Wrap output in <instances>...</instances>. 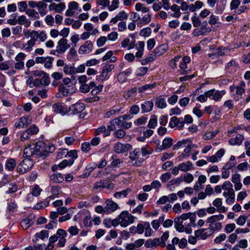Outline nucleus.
<instances>
[{
    "instance_id": "41",
    "label": "nucleus",
    "mask_w": 250,
    "mask_h": 250,
    "mask_svg": "<svg viewBox=\"0 0 250 250\" xmlns=\"http://www.w3.org/2000/svg\"><path fill=\"white\" fill-rule=\"evenodd\" d=\"M175 228L179 232H184L185 230V227L183 225V222L181 219L177 217L174 220Z\"/></svg>"
},
{
    "instance_id": "11",
    "label": "nucleus",
    "mask_w": 250,
    "mask_h": 250,
    "mask_svg": "<svg viewBox=\"0 0 250 250\" xmlns=\"http://www.w3.org/2000/svg\"><path fill=\"white\" fill-rule=\"evenodd\" d=\"M68 8L65 11V15L71 17L74 15L79 8V3L75 1H71L68 3Z\"/></svg>"
},
{
    "instance_id": "24",
    "label": "nucleus",
    "mask_w": 250,
    "mask_h": 250,
    "mask_svg": "<svg viewBox=\"0 0 250 250\" xmlns=\"http://www.w3.org/2000/svg\"><path fill=\"white\" fill-rule=\"evenodd\" d=\"M53 108L54 112L58 114L64 115L67 112V108L60 103L54 104L53 105Z\"/></svg>"
},
{
    "instance_id": "58",
    "label": "nucleus",
    "mask_w": 250,
    "mask_h": 250,
    "mask_svg": "<svg viewBox=\"0 0 250 250\" xmlns=\"http://www.w3.org/2000/svg\"><path fill=\"white\" fill-rule=\"evenodd\" d=\"M125 132L122 129H118L113 133V136L118 139H122L125 136Z\"/></svg>"
},
{
    "instance_id": "13",
    "label": "nucleus",
    "mask_w": 250,
    "mask_h": 250,
    "mask_svg": "<svg viewBox=\"0 0 250 250\" xmlns=\"http://www.w3.org/2000/svg\"><path fill=\"white\" fill-rule=\"evenodd\" d=\"M66 5L64 2H59L58 3L52 2L48 6L49 11H55L56 13H61L65 9Z\"/></svg>"
},
{
    "instance_id": "51",
    "label": "nucleus",
    "mask_w": 250,
    "mask_h": 250,
    "mask_svg": "<svg viewBox=\"0 0 250 250\" xmlns=\"http://www.w3.org/2000/svg\"><path fill=\"white\" fill-rule=\"evenodd\" d=\"M209 91H212L213 94L211 96L213 97V99L215 101H218L221 99L222 96L225 94V92L224 91H217L214 92V89H211Z\"/></svg>"
},
{
    "instance_id": "42",
    "label": "nucleus",
    "mask_w": 250,
    "mask_h": 250,
    "mask_svg": "<svg viewBox=\"0 0 250 250\" xmlns=\"http://www.w3.org/2000/svg\"><path fill=\"white\" fill-rule=\"evenodd\" d=\"M229 88L231 92H235L236 94L239 96L242 95L245 91L244 88L240 86H231Z\"/></svg>"
},
{
    "instance_id": "5",
    "label": "nucleus",
    "mask_w": 250,
    "mask_h": 250,
    "mask_svg": "<svg viewBox=\"0 0 250 250\" xmlns=\"http://www.w3.org/2000/svg\"><path fill=\"white\" fill-rule=\"evenodd\" d=\"M38 145H37L35 146V148H32L30 145L26 147L23 151V155L26 157H29L34 154L35 152V150H36V154L38 155H40V156H42L44 155V153H42V152H44V149H43V147H42L41 150L39 148Z\"/></svg>"
},
{
    "instance_id": "47",
    "label": "nucleus",
    "mask_w": 250,
    "mask_h": 250,
    "mask_svg": "<svg viewBox=\"0 0 250 250\" xmlns=\"http://www.w3.org/2000/svg\"><path fill=\"white\" fill-rule=\"evenodd\" d=\"M151 20V16L147 14L140 19V21L138 22V26H141L142 24L146 25Z\"/></svg>"
},
{
    "instance_id": "8",
    "label": "nucleus",
    "mask_w": 250,
    "mask_h": 250,
    "mask_svg": "<svg viewBox=\"0 0 250 250\" xmlns=\"http://www.w3.org/2000/svg\"><path fill=\"white\" fill-rule=\"evenodd\" d=\"M131 148V145L128 144H122L118 142L114 145L113 150L115 153L120 154L127 152Z\"/></svg>"
},
{
    "instance_id": "52",
    "label": "nucleus",
    "mask_w": 250,
    "mask_h": 250,
    "mask_svg": "<svg viewBox=\"0 0 250 250\" xmlns=\"http://www.w3.org/2000/svg\"><path fill=\"white\" fill-rule=\"evenodd\" d=\"M218 132V130L207 132L204 134L203 138L205 140H210L215 137Z\"/></svg>"
},
{
    "instance_id": "19",
    "label": "nucleus",
    "mask_w": 250,
    "mask_h": 250,
    "mask_svg": "<svg viewBox=\"0 0 250 250\" xmlns=\"http://www.w3.org/2000/svg\"><path fill=\"white\" fill-rule=\"evenodd\" d=\"M231 181L234 184V188L236 190H239L242 188V184L241 183L240 175L235 173L232 176Z\"/></svg>"
},
{
    "instance_id": "54",
    "label": "nucleus",
    "mask_w": 250,
    "mask_h": 250,
    "mask_svg": "<svg viewBox=\"0 0 250 250\" xmlns=\"http://www.w3.org/2000/svg\"><path fill=\"white\" fill-rule=\"evenodd\" d=\"M27 83L29 86L31 88L41 84V80L38 79L33 80V79L30 78L27 81Z\"/></svg>"
},
{
    "instance_id": "40",
    "label": "nucleus",
    "mask_w": 250,
    "mask_h": 250,
    "mask_svg": "<svg viewBox=\"0 0 250 250\" xmlns=\"http://www.w3.org/2000/svg\"><path fill=\"white\" fill-rule=\"evenodd\" d=\"M131 191L130 188H127L121 191L116 192L114 194V198L116 199H120L122 198H125L127 196L128 194Z\"/></svg>"
},
{
    "instance_id": "57",
    "label": "nucleus",
    "mask_w": 250,
    "mask_h": 250,
    "mask_svg": "<svg viewBox=\"0 0 250 250\" xmlns=\"http://www.w3.org/2000/svg\"><path fill=\"white\" fill-rule=\"evenodd\" d=\"M140 153L139 148H135L129 153V158L132 160H136L139 158Z\"/></svg>"
},
{
    "instance_id": "26",
    "label": "nucleus",
    "mask_w": 250,
    "mask_h": 250,
    "mask_svg": "<svg viewBox=\"0 0 250 250\" xmlns=\"http://www.w3.org/2000/svg\"><path fill=\"white\" fill-rule=\"evenodd\" d=\"M244 140V136L240 134H238L236 135V136L235 138H233L229 139V143L230 145L240 146L242 144Z\"/></svg>"
},
{
    "instance_id": "63",
    "label": "nucleus",
    "mask_w": 250,
    "mask_h": 250,
    "mask_svg": "<svg viewBox=\"0 0 250 250\" xmlns=\"http://www.w3.org/2000/svg\"><path fill=\"white\" fill-rule=\"evenodd\" d=\"M155 104L160 108H164L167 106L166 100L164 98L158 99Z\"/></svg>"
},
{
    "instance_id": "21",
    "label": "nucleus",
    "mask_w": 250,
    "mask_h": 250,
    "mask_svg": "<svg viewBox=\"0 0 250 250\" xmlns=\"http://www.w3.org/2000/svg\"><path fill=\"white\" fill-rule=\"evenodd\" d=\"M184 125V122H180L176 117H173L171 118L169 123V126L171 128L177 126L179 129H182Z\"/></svg>"
},
{
    "instance_id": "18",
    "label": "nucleus",
    "mask_w": 250,
    "mask_h": 250,
    "mask_svg": "<svg viewBox=\"0 0 250 250\" xmlns=\"http://www.w3.org/2000/svg\"><path fill=\"white\" fill-rule=\"evenodd\" d=\"M114 68L113 64L106 65L103 67L102 73L97 76L101 81H104L107 78L108 73Z\"/></svg>"
},
{
    "instance_id": "35",
    "label": "nucleus",
    "mask_w": 250,
    "mask_h": 250,
    "mask_svg": "<svg viewBox=\"0 0 250 250\" xmlns=\"http://www.w3.org/2000/svg\"><path fill=\"white\" fill-rule=\"evenodd\" d=\"M16 166V160L13 158H9L7 159L5 162V168L8 170H13L15 168Z\"/></svg>"
},
{
    "instance_id": "10",
    "label": "nucleus",
    "mask_w": 250,
    "mask_h": 250,
    "mask_svg": "<svg viewBox=\"0 0 250 250\" xmlns=\"http://www.w3.org/2000/svg\"><path fill=\"white\" fill-rule=\"evenodd\" d=\"M115 129V127H113L111 124L107 126V128L104 126H101L95 131L94 134L95 135H98L101 134H103L104 137H105L109 136L110 134L111 131Z\"/></svg>"
},
{
    "instance_id": "4",
    "label": "nucleus",
    "mask_w": 250,
    "mask_h": 250,
    "mask_svg": "<svg viewBox=\"0 0 250 250\" xmlns=\"http://www.w3.org/2000/svg\"><path fill=\"white\" fill-rule=\"evenodd\" d=\"M33 163L28 159L22 160L17 167V171L20 174H24L29 171L33 167Z\"/></svg>"
},
{
    "instance_id": "38",
    "label": "nucleus",
    "mask_w": 250,
    "mask_h": 250,
    "mask_svg": "<svg viewBox=\"0 0 250 250\" xmlns=\"http://www.w3.org/2000/svg\"><path fill=\"white\" fill-rule=\"evenodd\" d=\"M135 10L138 12H141L142 13H146L149 12V8L142 3H137L135 6Z\"/></svg>"
},
{
    "instance_id": "16",
    "label": "nucleus",
    "mask_w": 250,
    "mask_h": 250,
    "mask_svg": "<svg viewBox=\"0 0 250 250\" xmlns=\"http://www.w3.org/2000/svg\"><path fill=\"white\" fill-rule=\"evenodd\" d=\"M32 122V120L29 117H22L15 124L16 128H22L26 127Z\"/></svg>"
},
{
    "instance_id": "20",
    "label": "nucleus",
    "mask_w": 250,
    "mask_h": 250,
    "mask_svg": "<svg viewBox=\"0 0 250 250\" xmlns=\"http://www.w3.org/2000/svg\"><path fill=\"white\" fill-rule=\"evenodd\" d=\"M106 207L105 209L107 212H113L119 208V206L117 204L112 200L108 199L105 201Z\"/></svg>"
},
{
    "instance_id": "28",
    "label": "nucleus",
    "mask_w": 250,
    "mask_h": 250,
    "mask_svg": "<svg viewBox=\"0 0 250 250\" xmlns=\"http://www.w3.org/2000/svg\"><path fill=\"white\" fill-rule=\"evenodd\" d=\"M224 216L222 214L214 215L208 217L207 220V223H209V226H212V225L217 223L216 222L223 219Z\"/></svg>"
},
{
    "instance_id": "7",
    "label": "nucleus",
    "mask_w": 250,
    "mask_h": 250,
    "mask_svg": "<svg viewBox=\"0 0 250 250\" xmlns=\"http://www.w3.org/2000/svg\"><path fill=\"white\" fill-rule=\"evenodd\" d=\"M213 234V231L209 228L199 229L195 231V236L203 240L206 239L208 236Z\"/></svg>"
},
{
    "instance_id": "12",
    "label": "nucleus",
    "mask_w": 250,
    "mask_h": 250,
    "mask_svg": "<svg viewBox=\"0 0 250 250\" xmlns=\"http://www.w3.org/2000/svg\"><path fill=\"white\" fill-rule=\"evenodd\" d=\"M66 232L62 229H59L57 231V235L58 236V242L57 244V247H63L65 246L66 242L65 237L67 236Z\"/></svg>"
},
{
    "instance_id": "50",
    "label": "nucleus",
    "mask_w": 250,
    "mask_h": 250,
    "mask_svg": "<svg viewBox=\"0 0 250 250\" xmlns=\"http://www.w3.org/2000/svg\"><path fill=\"white\" fill-rule=\"evenodd\" d=\"M64 72L67 75H74L75 74V66L66 64L63 67Z\"/></svg>"
},
{
    "instance_id": "55",
    "label": "nucleus",
    "mask_w": 250,
    "mask_h": 250,
    "mask_svg": "<svg viewBox=\"0 0 250 250\" xmlns=\"http://www.w3.org/2000/svg\"><path fill=\"white\" fill-rule=\"evenodd\" d=\"M230 51V49L224 47H220L216 49V53L220 56H225Z\"/></svg>"
},
{
    "instance_id": "34",
    "label": "nucleus",
    "mask_w": 250,
    "mask_h": 250,
    "mask_svg": "<svg viewBox=\"0 0 250 250\" xmlns=\"http://www.w3.org/2000/svg\"><path fill=\"white\" fill-rule=\"evenodd\" d=\"M167 49V45L163 44L158 46L154 51V55L156 56L164 54Z\"/></svg>"
},
{
    "instance_id": "60",
    "label": "nucleus",
    "mask_w": 250,
    "mask_h": 250,
    "mask_svg": "<svg viewBox=\"0 0 250 250\" xmlns=\"http://www.w3.org/2000/svg\"><path fill=\"white\" fill-rule=\"evenodd\" d=\"M153 150L148 146L146 145L144 146L141 148L142 155L143 156H145L146 155L151 154Z\"/></svg>"
},
{
    "instance_id": "15",
    "label": "nucleus",
    "mask_w": 250,
    "mask_h": 250,
    "mask_svg": "<svg viewBox=\"0 0 250 250\" xmlns=\"http://www.w3.org/2000/svg\"><path fill=\"white\" fill-rule=\"evenodd\" d=\"M70 47V45L67 43V41L66 39L62 38L58 42L56 47V51L60 53H64L67 49Z\"/></svg>"
},
{
    "instance_id": "32",
    "label": "nucleus",
    "mask_w": 250,
    "mask_h": 250,
    "mask_svg": "<svg viewBox=\"0 0 250 250\" xmlns=\"http://www.w3.org/2000/svg\"><path fill=\"white\" fill-rule=\"evenodd\" d=\"M193 146H196L192 144L191 143H188L186 148L184 150L183 153L179 156L180 159L182 160L188 157L189 156V153Z\"/></svg>"
},
{
    "instance_id": "23",
    "label": "nucleus",
    "mask_w": 250,
    "mask_h": 250,
    "mask_svg": "<svg viewBox=\"0 0 250 250\" xmlns=\"http://www.w3.org/2000/svg\"><path fill=\"white\" fill-rule=\"evenodd\" d=\"M85 108V105L83 103H77L70 107V110L74 114L82 112Z\"/></svg>"
},
{
    "instance_id": "46",
    "label": "nucleus",
    "mask_w": 250,
    "mask_h": 250,
    "mask_svg": "<svg viewBox=\"0 0 250 250\" xmlns=\"http://www.w3.org/2000/svg\"><path fill=\"white\" fill-rule=\"evenodd\" d=\"M159 245H160V240L158 238H155L153 240H148L145 244L147 248L156 247Z\"/></svg>"
},
{
    "instance_id": "17",
    "label": "nucleus",
    "mask_w": 250,
    "mask_h": 250,
    "mask_svg": "<svg viewBox=\"0 0 250 250\" xmlns=\"http://www.w3.org/2000/svg\"><path fill=\"white\" fill-rule=\"evenodd\" d=\"M232 184L229 181H225L222 185V189L224 190L223 195L226 197L231 194L234 193V191L232 188Z\"/></svg>"
},
{
    "instance_id": "62",
    "label": "nucleus",
    "mask_w": 250,
    "mask_h": 250,
    "mask_svg": "<svg viewBox=\"0 0 250 250\" xmlns=\"http://www.w3.org/2000/svg\"><path fill=\"white\" fill-rule=\"evenodd\" d=\"M236 225L234 223L228 224L226 225L224 231L227 233L232 232L235 229Z\"/></svg>"
},
{
    "instance_id": "37",
    "label": "nucleus",
    "mask_w": 250,
    "mask_h": 250,
    "mask_svg": "<svg viewBox=\"0 0 250 250\" xmlns=\"http://www.w3.org/2000/svg\"><path fill=\"white\" fill-rule=\"evenodd\" d=\"M26 14L29 17L34 19H38L40 18V13L33 9H28L25 11Z\"/></svg>"
},
{
    "instance_id": "14",
    "label": "nucleus",
    "mask_w": 250,
    "mask_h": 250,
    "mask_svg": "<svg viewBox=\"0 0 250 250\" xmlns=\"http://www.w3.org/2000/svg\"><path fill=\"white\" fill-rule=\"evenodd\" d=\"M93 49V44L90 41H86L83 44L81 45L78 52L80 54H86L91 52Z\"/></svg>"
},
{
    "instance_id": "45",
    "label": "nucleus",
    "mask_w": 250,
    "mask_h": 250,
    "mask_svg": "<svg viewBox=\"0 0 250 250\" xmlns=\"http://www.w3.org/2000/svg\"><path fill=\"white\" fill-rule=\"evenodd\" d=\"M113 51H109L103 57V61H105L109 60L110 62H114L117 61V58L113 56Z\"/></svg>"
},
{
    "instance_id": "3",
    "label": "nucleus",
    "mask_w": 250,
    "mask_h": 250,
    "mask_svg": "<svg viewBox=\"0 0 250 250\" xmlns=\"http://www.w3.org/2000/svg\"><path fill=\"white\" fill-rule=\"evenodd\" d=\"M118 217L120 225L123 227H127L134 220V217L127 211H122Z\"/></svg>"
},
{
    "instance_id": "30",
    "label": "nucleus",
    "mask_w": 250,
    "mask_h": 250,
    "mask_svg": "<svg viewBox=\"0 0 250 250\" xmlns=\"http://www.w3.org/2000/svg\"><path fill=\"white\" fill-rule=\"evenodd\" d=\"M131 72V69H128L120 73L118 76V79L120 83H124L126 80V78L129 76Z\"/></svg>"
},
{
    "instance_id": "29",
    "label": "nucleus",
    "mask_w": 250,
    "mask_h": 250,
    "mask_svg": "<svg viewBox=\"0 0 250 250\" xmlns=\"http://www.w3.org/2000/svg\"><path fill=\"white\" fill-rule=\"evenodd\" d=\"M153 103L151 101H146L141 104L142 113L149 112L152 110Z\"/></svg>"
},
{
    "instance_id": "22",
    "label": "nucleus",
    "mask_w": 250,
    "mask_h": 250,
    "mask_svg": "<svg viewBox=\"0 0 250 250\" xmlns=\"http://www.w3.org/2000/svg\"><path fill=\"white\" fill-rule=\"evenodd\" d=\"M47 6L46 3H45L42 0L37 1V8L41 16H44L47 14Z\"/></svg>"
},
{
    "instance_id": "43",
    "label": "nucleus",
    "mask_w": 250,
    "mask_h": 250,
    "mask_svg": "<svg viewBox=\"0 0 250 250\" xmlns=\"http://www.w3.org/2000/svg\"><path fill=\"white\" fill-rule=\"evenodd\" d=\"M33 223L34 221L32 219L27 218L21 221V225L23 229H26L31 226Z\"/></svg>"
},
{
    "instance_id": "25",
    "label": "nucleus",
    "mask_w": 250,
    "mask_h": 250,
    "mask_svg": "<svg viewBox=\"0 0 250 250\" xmlns=\"http://www.w3.org/2000/svg\"><path fill=\"white\" fill-rule=\"evenodd\" d=\"M34 34L35 35L34 40H35V44H36V42L38 39L40 42H43L47 38V36L45 31H41L40 32H38L37 31L35 30Z\"/></svg>"
},
{
    "instance_id": "6",
    "label": "nucleus",
    "mask_w": 250,
    "mask_h": 250,
    "mask_svg": "<svg viewBox=\"0 0 250 250\" xmlns=\"http://www.w3.org/2000/svg\"><path fill=\"white\" fill-rule=\"evenodd\" d=\"M113 127H115L117 125L119 127L128 129L131 127L132 123L131 122H126L120 117H117L111 121L110 123Z\"/></svg>"
},
{
    "instance_id": "56",
    "label": "nucleus",
    "mask_w": 250,
    "mask_h": 250,
    "mask_svg": "<svg viewBox=\"0 0 250 250\" xmlns=\"http://www.w3.org/2000/svg\"><path fill=\"white\" fill-rule=\"evenodd\" d=\"M148 68L146 66H141L136 70V75L139 76H144L147 72Z\"/></svg>"
},
{
    "instance_id": "2",
    "label": "nucleus",
    "mask_w": 250,
    "mask_h": 250,
    "mask_svg": "<svg viewBox=\"0 0 250 250\" xmlns=\"http://www.w3.org/2000/svg\"><path fill=\"white\" fill-rule=\"evenodd\" d=\"M76 90V87L73 83L68 85H60L59 88V92L57 94L56 96L58 98L68 96L74 93Z\"/></svg>"
},
{
    "instance_id": "39",
    "label": "nucleus",
    "mask_w": 250,
    "mask_h": 250,
    "mask_svg": "<svg viewBox=\"0 0 250 250\" xmlns=\"http://www.w3.org/2000/svg\"><path fill=\"white\" fill-rule=\"evenodd\" d=\"M173 140L171 138H166L164 139L162 143V148H159V151L169 148L172 145Z\"/></svg>"
},
{
    "instance_id": "33",
    "label": "nucleus",
    "mask_w": 250,
    "mask_h": 250,
    "mask_svg": "<svg viewBox=\"0 0 250 250\" xmlns=\"http://www.w3.org/2000/svg\"><path fill=\"white\" fill-rule=\"evenodd\" d=\"M180 170L186 172L193 169V164L190 161H188L186 163H182L179 165Z\"/></svg>"
},
{
    "instance_id": "44",
    "label": "nucleus",
    "mask_w": 250,
    "mask_h": 250,
    "mask_svg": "<svg viewBox=\"0 0 250 250\" xmlns=\"http://www.w3.org/2000/svg\"><path fill=\"white\" fill-rule=\"evenodd\" d=\"M83 27L87 32H90L92 35H96L99 32V30L97 28H94L91 23H85Z\"/></svg>"
},
{
    "instance_id": "59",
    "label": "nucleus",
    "mask_w": 250,
    "mask_h": 250,
    "mask_svg": "<svg viewBox=\"0 0 250 250\" xmlns=\"http://www.w3.org/2000/svg\"><path fill=\"white\" fill-rule=\"evenodd\" d=\"M26 130L30 137L32 135L36 134L38 132L39 129L35 125H33Z\"/></svg>"
},
{
    "instance_id": "49",
    "label": "nucleus",
    "mask_w": 250,
    "mask_h": 250,
    "mask_svg": "<svg viewBox=\"0 0 250 250\" xmlns=\"http://www.w3.org/2000/svg\"><path fill=\"white\" fill-rule=\"evenodd\" d=\"M63 177L60 173L53 174L50 176V180L54 183H62Z\"/></svg>"
},
{
    "instance_id": "48",
    "label": "nucleus",
    "mask_w": 250,
    "mask_h": 250,
    "mask_svg": "<svg viewBox=\"0 0 250 250\" xmlns=\"http://www.w3.org/2000/svg\"><path fill=\"white\" fill-rule=\"evenodd\" d=\"M213 94L212 91H208L197 97V100L200 102L203 103L207 100L208 98L210 97Z\"/></svg>"
},
{
    "instance_id": "1",
    "label": "nucleus",
    "mask_w": 250,
    "mask_h": 250,
    "mask_svg": "<svg viewBox=\"0 0 250 250\" xmlns=\"http://www.w3.org/2000/svg\"><path fill=\"white\" fill-rule=\"evenodd\" d=\"M35 31V30L30 31L28 29H24L23 30V35L25 37L28 38L29 37H30L31 38L26 42L22 44V48L26 52H30L35 45V40H34Z\"/></svg>"
},
{
    "instance_id": "31",
    "label": "nucleus",
    "mask_w": 250,
    "mask_h": 250,
    "mask_svg": "<svg viewBox=\"0 0 250 250\" xmlns=\"http://www.w3.org/2000/svg\"><path fill=\"white\" fill-rule=\"evenodd\" d=\"M145 46L144 42H138L136 44V48L138 51L136 53L135 56L137 58H141L143 56Z\"/></svg>"
},
{
    "instance_id": "61",
    "label": "nucleus",
    "mask_w": 250,
    "mask_h": 250,
    "mask_svg": "<svg viewBox=\"0 0 250 250\" xmlns=\"http://www.w3.org/2000/svg\"><path fill=\"white\" fill-rule=\"evenodd\" d=\"M151 33V29L149 27L145 28L140 32V35L144 37H148Z\"/></svg>"
},
{
    "instance_id": "9",
    "label": "nucleus",
    "mask_w": 250,
    "mask_h": 250,
    "mask_svg": "<svg viewBox=\"0 0 250 250\" xmlns=\"http://www.w3.org/2000/svg\"><path fill=\"white\" fill-rule=\"evenodd\" d=\"M177 218L179 219H181V220H182L183 222L184 220H186L188 219H189L190 222L188 225V226L193 227H195L196 226V215L194 213H192L191 212L183 213L180 217Z\"/></svg>"
},
{
    "instance_id": "27",
    "label": "nucleus",
    "mask_w": 250,
    "mask_h": 250,
    "mask_svg": "<svg viewBox=\"0 0 250 250\" xmlns=\"http://www.w3.org/2000/svg\"><path fill=\"white\" fill-rule=\"evenodd\" d=\"M18 24L23 25L25 27H28L31 24V21L24 15H21L17 18Z\"/></svg>"
},
{
    "instance_id": "36",
    "label": "nucleus",
    "mask_w": 250,
    "mask_h": 250,
    "mask_svg": "<svg viewBox=\"0 0 250 250\" xmlns=\"http://www.w3.org/2000/svg\"><path fill=\"white\" fill-rule=\"evenodd\" d=\"M172 243L173 244H178L180 248L184 249L187 245V240L185 238H182L180 240L178 238L175 237L173 238Z\"/></svg>"
},
{
    "instance_id": "64",
    "label": "nucleus",
    "mask_w": 250,
    "mask_h": 250,
    "mask_svg": "<svg viewBox=\"0 0 250 250\" xmlns=\"http://www.w3.org/2000/svg\"><path fill=\"white\" fill-rule=\"evenodd\" d=\"M118 37V33L116 31H113L111 32L110 34H108L107 38V40L115 42L116 41Z\"/></svg>"
},
{
    "instance_id": "53",
    "label": "nucleus",
    "mask_w": 250,
    "mask_h": 250,
    "mask_svg": "<svg viewBox=\"0 0 250 250\" xmlns=\"http://www.w3.org/2000/svg\"><path fill=\"white\" fill-rule=\"evenodd\" d=\"M157 124V116L153 115L150 119L148 124V127L150 128H154Z\"/></svg>"
}]
</instances>
